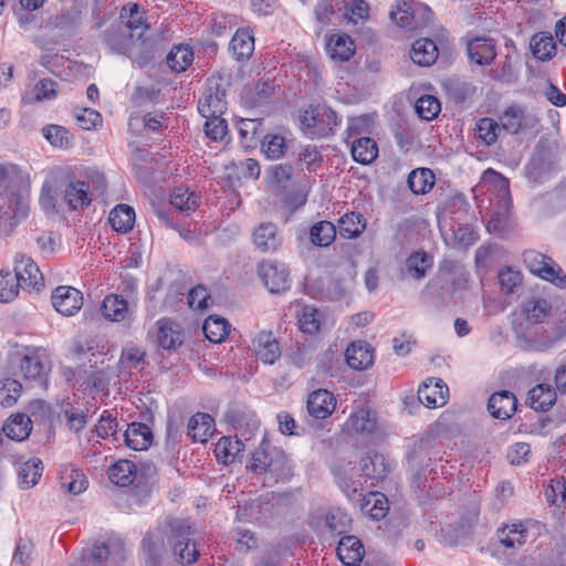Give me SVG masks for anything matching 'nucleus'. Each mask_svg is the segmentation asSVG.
I'll list each match as a JSON object with an SVG mask.
<instances>
[{"label": "nucleus", "mask_w": 566, "mask_h": 566, "mask_svg": "<svg viewBox=\"0 0 566 566\" xmlns=\"http://www.w3.org/2000/svg\"><path fill=\"white\" fill-rule=\"evenodd\" d=\"M258 273L271 293H281L290 287V274L283 264L272 261L261 262Z\"/></svg>", "instance_id": "obj_15"}, {"label": "nucleus", "mask_w": 566, "mask_h": 566, "mask_svg": "<svg viewBox=\"0 0 566 566\" xmlns=\"http://www.w3.org/2000/svg\"><path fill=\"white\" fill-rule=\"evenodd\" d=\"M347 426L356 432L371 433L376 428V417L370 410L361 408L352 412Z\"/></svg>", "instance_id": "obj_53"}, {"label": "nucleus", "mask_w": 566, "mask_h": 566, "mask_svg": "<svg viewBox=\"0 0 566 566\" xmlns=\"http://www.w3.org/2000/svg\"><path fill=\"white\" fill-rule=\"evenodd\" d=\"M523 312L528 322L539 324L551 314L552 306L544 298H532L525 302Z\"/></svg>", "instance_id": "obj_55"}, {"label": "nucleus", "mask_w": 566, "mask_h": 566, "mask_svg": "<svg viewBox=\"0 0 566 566\" xmlns=\"http://www.w3.org/2000/svg\"><path fill=\"white\" fill-rule=\"evenodd\" d=\"M145 566H160L166 553L165 539L160 532L148 531L140 543Z\"/></svg>", "instance_id": "obj_18"}, {"label": "nucleus", "mask_w": 566, "mask_h": 566, "mask_svg": "<svg viewBox=\"0 0 566 566\" xmlns=\"http://www.w3.org/2000/svg\"><path fill=\"white\" fill-rule=\"evenodd\" d=\"M545 499L551 505L562 507L566 505V478L555 476L544 491Z\"/></svg>", "instance_id": "obj_57"}, {"label": "nucleus", "mask_w": 566, "mask_h": 566, "mask_svg": "<svg viewBox=\"0 0 566 566\" xmlns=\"http://www.w3.org/2000/svg\"><path fill=\"white\" fill-rule=\"evenodd\" d=\"M125 443L135 451L147 450L153 443V431L142 422H132L124 432Z\"/></svg>", "instance_id": "obj_27"}, {"label": "nucleus", "mask_w": 566, "mask_h": 566, "mask_svg": "<svg viewBox=\"0 0 566 566\" xmlns=\"http://www.w3.org/2000/svg\"><path fill=\"white\" fill-rule=\"evenodd\" d=\"M345 359L352 369H368L374 364V348L364 340L353 342L345 350Z\"/></svg>", "instance_id": "obj_22"}, {"label": "nucleus", "mask_w": 566, "mask_h": 566, "mask_svg": "<svg viewBox=\"0 0 566 566\" xmlns=\"http://www.w3.org/2000/svg\"><path fill=\"white\" fill-rule=\"evenodd\" d=\"M269 483L287 482L293 476V467L286 453L277 448L271 449V458L265 474Z\"/></svg>", "instance_id": "obj_19"}, {"label": "nucleus", "mask_w": 566, "mask_h": 566, "mask_svg": "<svg viewBox=\"0 0 566 566\" xmlns=\"http://www.w3.org/2000/svg\"><path fill=\"white\" fill-rule=\"evenodd\" d=\"M407 182L415 195H424L433 188L436 177L429 168H417L408 175Z\"/></svg>", "instance_id": "obj_42"}, {"label": "nucleus", "mask_w": 566, "mask_h": 566, "mask_svg": "<svg viewBox=\"0 0 566 566\" xmlns=\"http://www.w3.org/2000/svg\"><path fill=\"white\" fill-rule=\"evenodd\" d=\"M364 553V546L360 539L356 536H343L338 542L337 556L346 566H352L357 562H360Z\"/></svg>", "instance_id": "obj_32"}, {"label": "nucleus", "mask_w": 566, "mask_h": 566, "mask_svg": "<svg viewBox=\"0 0 566 566\" xmlns=\"http://www.w3.org/2000/svg\"><path fill=\"white\" fill-rule=\"evenodd\" d=\"M244 450L243 442L237 437H222L214 447V455L224 465L233 463Z\"/></svg>", "instance_id": "obj_36"}, {"label": "nucleus", "mask_w": 566, "mask_h": 566, "mask_svg": "<svg viewBox=\"0 0 566 566\" xmlns=\"http://www.w3.org/2000/svg\"><path fill=\"white\" fill-rule=\"evenodd\" d=\"M350 522L349 515L340 509L331 510L325 518L326 527L334 535L346 533L349 530Z\"/></svg>", "instance_id": "obj_59"}, {"label": "nucleus", "mask_w": 566, "mask_h": 566, "mask_svg": "<svg viewBox=\"0 0 566 566\" xmlns=\"http://www.w3.org/2000/svg\"><path fill=\"white\" fill-rule=\"evenodd\" d=\"M530 49L536 60L547 62L556 55L557 45L549 32L542 31L532 35Z\"/></svg>", "instance_id": "obj_29"}, {"label": "nucleus", "mask_w": 566, "mask_h": 566, "mask_svg": "<svg viewBox=\"0 0 566 566\" xmlns=\"http://www.w3.org/2000/svg\"><path fill=\"white\" fill-rule=\"evenodd\" d=\"M336 408V399L333 392L326 389L312 391L306 401L308 415L314 419H326Z\"/></svg>", "instance_id": "obj_21"}, {"label": "nucleus", "mask_w": 566, "mask_h": 566, "mask_svg": "<svg viewBox=\"0 0 566 566\" xmlns=\"http://www.w3.org/2000/svg\"><path fill=\"white\" fill-rule=\"evenodd\" d=\"M350 151L355 161L368 165L377 158L378 146L370 137H359L352 142Z\"/></svg>", "instance_id": "obj_38"}, {"label": "nucleus", "mask_w": 566, "mask_h": 566, "mask_svg": "<svg viewBox=\"0 0 566 566\" xmlns=\"http://www.w3.org/2000/svg\"><path fill=\"white\" fill-rule=\"evenodd\" d=\"M128 33L134 34L138 41L145 42L144 35L149 29L145 18V11L136 3H129L120 10L119 22Z\"/></svg>", "instance_id": "obj_16"}, {"label": "nucleus", "mask_w": 566, "mask_h": 566, "mask_svg": "<svg viewBox=\"0 0 566 566\" xmlns=\"http://www.w3.org/2000/svg\"><path fill=\"white\" fill-rule=\"evenodd\" d=\"M255 356L268 365H273L281 356L280 344L272 332L262 331L252 340Z\"/></svg>", "instance_id": "obj_20"}, {"label": "nucleus", "mask_w": 566, "mask_h": 566, "mask_svg": "<svg viewBox=\"0 0 566 566\" xmlns=\"http://www.w3.org/2000/svg\"><path fill=\"white\" fill-rule=\"evenodd\" d=\"M500 132L501 127L499 123L490 117H483L475 124V138L485 146L495 144Z\"/></svg>", "instance_id": "obj_50"}, {"label": "nucleus", "mask_w": 566, "mask_h": 566, "mask_svg": "<svg viewBox=\"0 0 566 566\" xmlns=\"http://www.w3.org/2000/svg\"><path fill=\"white\" fill-rule=\"evenodd\" d=\"M344 7V18L349 22L357 24L369 18V6L365 0H353L342 4Z\"/></svg>", "instance_id": "obj_64"}, {"label": "nucleus", "mask_w": 566, "mask_h": 566, "mask_svg": "<svg viewBox=\"0 0 566 566\" xmlns=\"http://www.w3.org/2000/svg\"><path fill=\"white\" fill-rule=\"evenodd\" d=\"M0 199L7 205L6 214L19 222L30 210L29 186L14 165H0Z\"/></svg>", "instance_id": "obj_2"}, {"label": "nucleus", "mask_w": 566, "mask_h": 566, "mask_svg": "<svg viewBox=\"0 0 566 566\" xmlns=\"http://www.w3.org/2000/svg\"><path fill=\"white\" fill-rule=\"evenodd\" d=\"M60 480L61 486L74 495L85 491L88 485L85 474L76 469H72L69 473L63 474Z\"/></svg>", "instance_id": "obj_63"}, {"label": "nucleus", "mask_w": 566, "mask_h": 566, "mask_svg": "<svg viewBox=\"0 0 566 566\" xmlns=\"http://www.w3.org/2000/svg\"><path fill=\"white\" fill-rule=\"evenodd\" d=\"M229 52L239 62L249 60L254 52L252 29L239 28L229 43Z\"/></svg>", "instance_id": "obj_25"}, {"label": "nucleus", "mask_w": 566, "mask_h": 566, "mask_svg": "<svg viewBox=\"0 0 566 566\" xmlns=\"http://www.w3.org/2000/svg\"><path fill=\"white\" fill-rule=\"evenodd\" d=\"M103 317L113 323L130 325L135 319V310L120 294L111 293L106 295L101 305Z\"/></svg>", "instance_id": "obj_13"}, {"label": "nucleus", "mask_w": 566, "mask_h": 566, "mask_svg": "<svg viewBox=\"0 0 566 566\" xmlns=\"http://www.w3.org/2000/svg\"><path fill=\"white\" fill-rule=\"evenodd\" d=\"M556 390L548 384H538L528 391L530 407L536 411H547L556 401Z\"/></svg>", "instance_id": "obj_37"}, {"label": "nucleus", "mask_w": 566, "mask_h": 566, "mask_svg": "<svg viewBox=\"0 0 566 566\" xmlns=\"http://www.w3.org/2000/svg\"><path fill=\"white\" fill-rule=\"evenodd\" d=\"M361 511L370 518L379 521L388 512V500L380 492H370L363 499Z\"/></svg>", "instance_id": "obj_43"}, {"label": "nucleus", "mask_w": 566, "mask_h": 566, "mask_svg": "<svg viewBox=\"0 0 566 566\" xmlns=\"http://www.w3.org/2000/svg\"><path fill=\"white\" fill-rule=\"evenodd\" d=\"M253 242L262 252H274L281 245L277 227L272 222L261 223L253 232Z\"/></svg>", "instance_id": "obj_30"}, {"label": "nucleus", "mask_w": 566, "mask_h": 566, "mask_svg": "<svg viewBox=\"0 0 566 566\" xmlns=\"http://www.w3.org/2000/svg\"><path fill=\"white\" fill-rule=\"evenodd\" d=\"M227 90L221 76H211L206 81L202 96L198 101L201 116L223 115L227 111Z\"/></svg>", "instance_id": "obj_9"}, {"label": "nucleus", "mask_w": 566, "mask_h": 566, "mask_svg": "<svg viewBox=\"0 0 566 566\" xmlns=\"http://www.w3.org/2000/svg\"><path fill=\"white\" fill-rule=\"evenodd\" d=\"M287 148L286 138L280 134H266L261 140V151L270 160L281 159Z\"/></svg>", "instance_id": "obj_46"}, {"label": "nucleus", "mask_w": 566, "mask_h": 566, "mask_svg": "<svg viewBox=\"0 0 566 566\" xmlns=\"http://www.w3.org/2000/svg\"><path fill=\"white\" fill-rule=\"evenodd\" d=\"M51 302L57 313L64 316H73L83 306V294L73 286L61 285L53 290Z\"/></svg>", "instance_id": "obj_14"}, {"label": "nucleus", "mask_w": 566, "mask_h": 566, "mask_svg": "<svg viewBox=\"0 0 566 566\" xmlns=\"http://www.w3.org/2000/svg\"><path fill=\"white\" fill-rule=\"evenodd\" d=\"M216 430L214 419L206 412L195 413L188 421L187 434L193 442L205 443L213 436Z\"/></svg>", "instance_id": "obj_26"}, {"label": "nucleus", "mask_w": 566, "mask_h": 566, "mask_svg": "<svg viewBox=\"0 0 566 566\" xmlns=\"http://www.w3.org/2000/svg\"><path fill=\"white\" fill-rule=\"evenodd\" d=\"M497 537L506 548H518L526 543L528 530L522 522L505 524L497 530Z\"/></svg>", "instance_id": "obj_34"}, {"label": "nucleus", "mask_w": 566, "mask_h": 566, "mask_svg": "<svg viewBox=\"0 0 566 566\" xmlns=\"http://www.w3.org/2000/svg\"><path fill=\"white\" fill-rule=\"evenodd\" d=\"M523 261L532 274L558 289H566V273L551 256L536 250H527L523 253Z\"/></svg>", "instance_id": "obj_6"}, {"label": "nucleus", "mask_w": 566, "mask_h": 566, "mask_svg": "<svg viewBox=\"0 0 566 566\" xmlns=\"http://www.w3.org/2000/svg\"><path fill=\"white\" fill-rule=\"evenodd\" d=\"M135 210L125 203L117 205L109 213V223L116 232L127 233L135 223Z\"/></svg>", "instance_id": "obj_40"}, {"label": "nucleus", "mask_w": 566, "mask_h": 566, "mask_svg": "<svg viewBox=\"0 0 566 566\" xmlns=\"http://www.w3.org/2000/svg\"><path fill=\"white\" fill-rule=\"evenodd\" d=\"M331 471L342 492L350 500L361 495L363 490L360 478L366 480H381L388 472V464L381 453L374 452L360 460V474H357L353 461L338 459L331 467Z\"/></svg>", "instance_id": "obj_1"}, {"label": "nucleus", "mask_w": 566, "mask_h": 566, "mask_svg": "<svg viewBox=\"0 0 566 566\" xmlns=\"http://www.w3.org/2000/svg\"><path fill=\"white\" fill-rule=\"evenodd\" d=\"M145 357L146 353L143 348L134 344H127L122 349L119 361L125 369H138L145 363Z\"/></svg>", "instance_id": "obj_61"}, {"label": "nucleus", "mask_w": 566, "mask_h": 566, "mask_svg": "<svg viewBox=\"0 0 566 566\" xmlns=\"http://www.w3.org/2000/svg\"><path fill=\"white\" fill-rule=\"evenodd\" d=\"M105 188L104 175L97 170L86 169L81 178L67 176L63 199L70 210L85 209L93 201V189L103 191Z\"/></svg>", "instance_id": "obj_4"}, {"label": "nucleus", "mask_w": 566, "mask_h": 566, "mask_svg": "<svg viewBox=\"0 0 566 566\" xmlns=\"http://www.w3.org/2000/svg\"><path fill=\"white\" fill-rule=\"evenodd\" d=\"M460 43L465 49L470 64L479 66L491 65L497 55V42L491 36L469 32L461 38Z\"/></svg>", "instance_id": "obj_8"}, {"label": "nucleus", "mask_w": 566, "mask_h": 566, "mask_svg": "<svg viewBox=\"0 0 566 566\" xmlns=\"http://www.w3.org/2000/svg\"><path fill=\"white\" fill-rule=\"evenodd\" d=\"M449 388L440 378H428L418 389L419 401L428 408L442 407L447 403Z\"/></svg>", "instance_id": "obj_17"}, {"label": "nucleus", "mask_w": 566, "mask_h": 566, "mask_svg": "<svg viewBox=\"0 0 566 566\" xmlns=\"http://www.w3.org/2000/svg\"><path fill=\"white\" fill-rule=\"evenodd\" d=\"M439 56L436 42L429 38L416 40L410 50V59L419 66L432 65Z\"/></svg>", "instance_id": "obj_28"}, {"label": "nucleus", "mask_w": 566, "mask_h": 566, "mask_svg": "<svg viewBox=\"0 0 566 566\" xmlns=\"http://www.w3.org/2000/svg\"><path fill=\"white\" fill-rule=\"evenodd\" d=\"M431 264V259L427 252H415L410 254L406 261L408 273L417 280L426 275L427 269H429Z\"/></svg>", "instance_id": "obj_60"}, {"label": "nucleus", "mask_w": 566, "mask_h": 566, "mask_svg": "<svg viewBox=\"0 0 566 566\" xmlns=\"http://www.w3.org/2000/svg\"><path fill=\"white\" fill-rule=\"evenodd\" d=\"M14 276L24 291L40 292L44 286V277L39 265L25 254L18 253L15 255Z\"/></svg>", "instance_id": "obj_12"}, {"label": "nucleus", "mask_w": 566, "mask_h": 566, "mask_svg": "<svg viewBox=\"0 0 566 566\" xmlns=\"http://www.w3.org/2000/svg\"><path fill=\"white\" fill-rule=\"evenodd\" d=\"M300 123L308 138L321 139L333 136L340 126L342 118L329 106L316 104L301 112Z\"/></svg>", "instance_id": "obj_5"}, {"label": "nucleus", "mask_w": 566, "mask_h": 566, "mask_svg": "<svg viewBox=\"0 0 566 566\" xmlns=\"http://www.w3.org/2000/svg\"><path fill=\"white\" fill-rule=\"evenodd\" d=\"M20 369L25 379H40L46 373L43 356L38 352L25 354L20 361Z\"/></svg>", "instance_id": "obj_47"}, {"label": "nucleus", "mask_w": 566, "mask_h": 566, "mask_svg": "<svg viewBox=\"0 0 566 566\" xmlns=\"http://www.w3.org/2000/svg\"><path fill=\"white\" fill-rule=\"evenodd\" d=\"M272 448L273 447H270V444L263 441L259 449L252 452L250 463L247 468L254 474H266Z\"/></svg>", "instance_id": "obj_62"}, {"label": "nucleus", "mask_w": 566, "mask_h": 566, "mask_svg": "<svg viewBox=\"0 0 566 566\" xmlns=\"http://www.w3.org/2000/svg\"><path fill=\"white\" fill-rule=\"evenodd\" d=\"M336 226L326 220L314 223L310 229V239L314 245L328 247L336 238Z\"/></svg>", "instance_id": "obj_48"}, {"label": "nucleus", "mask_w": 566, "mask_h": 566, "mask_svg": "<svg viewBox=\"0 0 566 566\" xmlns=\"http://www.w3.org/2000/svg\"><path fill=\"white\" fill-rule=\"evenodd\" d=\"M31 430L32 421L30 417L24 413H17L6 420L1 432L10 440L23 441L30 436Z\"/></svg>", "instance_id": "obj_33"}, {"label": "nucleus", "mask_w": 566, "mask_h": 566, "mask_svg": "<svg viewBox=\"0 0 566 566\" xmlns=\"http://www.w3.org/2000/svg\"><path fill=\"white\" fill-rule=\"evenodd\" d=\"M43 467L40 459H31L24 462L19 470V483L22 489H31L34 486L41 475Z\"/></svg>", "instance_id": "obj_52"}, {"label": "nucleus", "mask_w": 566, "mask_h": 566, "mask_svg": "<svg viewBox=\"0 0 566 566\" xmlns=\"http://www.w3.org/2000/svg\"><path fill=\"white\" fill-rule=\"evenodd\" d=\"M433 15L432 10L423 3L415 0L398 3L396 10L390 11L391 19L401 28H415L422 22H428Z\"/></svg>", "instance_id": "obj_11"}, {"label": "nucleus", "mask_w": 566, "mask_h": 566, "mask_svg": "<svg viewBox=\"0 0 566 566\" xmlns=\"http://www.w3.org/2000/svg\"><path fill=\"white\" fill-rule=\"evenodd\" d=\"M126 552L120 539L95 543L82 555L80 566H124Z\"/></svg>", "instance_id": "obj_7"}, {"label": "nucleus", "mask_w": 566, "mask_h": 566, "mask_svg": "<svg viewBox=\"0 0 566 566\" xmlns=\"http://www.w3.org/2000/svg\"><path fill=\"white\" fill-rule=\"evenodd\" d=\"M488 409L493 418L506 420L516 411L517 399L509 390L496 391L489 398Z\"/></svg>", "instance_id": "obj_24"}, {"label": "nucleus", "mask_w": 566, "mask_h": 566, "mask_svg": "<svg viewBox=\"0 0 566 566\" xmlns=\"http://www.w3.org/2000/svg\"><path fill=\"white\" fill-rule=\"evenodd\" d=\"M524 120V112L517 106L507 107L500 116L501 130L504 129L510 134H516Z\"/></svg>", "instance_id": "obj_58"}, {"label": "nucleus", "mask_w": 566, "mask_h": 566, "mask_svg": "<svg viewBox=\"0 0 566 566\" xmlns=\"http://www.w3.org/2000/svg\"><path fill=\"white\" fill-rule=\"evenodd\" d=\"M42 135L55 148L69 149L73 147L75 142L74 135L61 125H45L42 128Z\"/></svg>", "instance_id": "obj_41"}, {"label": "nucleus", "mask_w": 566, "mask_h": 566, "mask_svg": "<svg viewBox=\"0 0 566 566\" xmlns=\"http://www.w3.org/2000/svg\"><path fill=\"white\" fill-rule=\"evenodd\" d=\"M193 62V52L188 45H174L169 51L166 63L174 72L186 71Z\"/></svg>", "instance_id": "obj_45"}, {"label": "nucleus", "mask_w": 566, "mask_h": 566, "mask_svg": "<svg viewBox=\"0 0 566 566\" xmlns=\"http://www.w3.org/2000/svg\"><path fill=\"white\" fill-rule=\"evenodd\" d=\"M554 326L551 334L545 339H537L533 343L536 350L551 348L557 340L566 336V310L555 314Z\"/></svg>", "instance_id": "obj_49"}, {"label": "nucleus", "mask_w": 566, "mask_h": 566, "mask_svg": "<svg viewBox=\"0 0 566 566\" xmlns=\"http://www.w3.org/2000/svg\"><path fill=\"white\" fill-rule=\"evenodd\" d=\"M166 536L176 560L181 565L197 562L199 551L193 538L196 530L188 518H170L166 524Z\"/></svg>", "instance_id": "obj_3"}, {"label": "nucleus", "mask_w": 566, "mask_h": 566, "mask_svg": "<svg viewBox=\"0 0 566 566\" xmlns=\"http://www.w3.org/2000/svg\"><path fill=\"white\" fill-rule=\"evenodd\" d=\"M415 109L421 119L430 122L441 112V104L436 96L424 94L416 101Z\"/></svg>", "instance_id": "obj_56"}, {"label": "nucleus", "mask_w": 566, "mask_h": 566, "mask_svg": "<svg viewBox=\"0 0 566 566\" xmlns=\"http://www.w3.org/2000/svg\"><path fill=\"white\" fill-rule=\"evenodd\" d=\"M157 325V342L161 348L175 349L182 344V333L177 323L169 319H159Z\"/></svg>", "instance_id": "obj_35"}, {"label": "nucleus", "mask_w": 566, "mask_h": 566, "mask_svg": "<svg viewBox=\"0 0 566 566\" xmlns=\"http://www.w3.org/2000/svg\"><path fill=\"white\" fill-rule=\"evenodd\" d=\"M205 336L211 343L222 342L229 334L230 325L222 318L217 316H209L202 326Z\"/></svg>", "instance_id": "obj_54"}, {"label": "nucleus", "mask_w": 566, "mask_h": 566, "mask_svg": "<svg viewBox=\"0 0 566 566\" xmlns=\"http://www.w3.org/2000/svg\"><path fill=\"white\" fill-rule=\"evenodd\" d=\"M327 52L333 60L348 61L355 53V43L347 34L333 35L326 45Z\"/></svg>", "instance_id": "obj_39"}, {"label": "nucleus", "mask_w": 566, "mask_h": 566, "mask_svg": "<svg viewBox=\"0 0 566 566\" xmlns=\"http://www.w3.org/2000/svg\"><path fill=\"white\" fill-rule=\"evenodd\" d=\"M433 15L432 10L423 3L415 0L398 3L396 10L390 11L391 19L401 28H415L422 22H428Z\"/></svg>", "instance_id": "obj_10"}, {"label": "nucleus", "mask_w": 566, "mask_h": 566, "mask_svg": "<svg viewBox=\"0 0 566 566\" xmlns=\"http://www.w3.org/2000/svg\"><path fill=\"white\" fill-rule=\"evenodd\" d=\"M136 475V467L129 460H120L113 464L109 469L111 481L119 486H128L134 482Z\"/></svg>", "instance_id": "obj_51"}, {"label": "nucleus", "mask_w": 566, "mask_h": 566, "mask_svg": "<svg viewBox=\"0 0 566 566\" xmlns=\"http://www.w3.org/2000/svg\"><path fill=\"white\" fill-rule=\"evenodd\" d=\"M137 40L122 24L113 23L104 32L105 44L119 54L130 53Z\"/></svg>", "instance_id": "obj_23"}, {"label": "nucleus", "mask_w": 566, "mask_h": 566, "mask_svg": "<svg viewBox=\"0 0 566 566\" xmlns=\"http://www.w3.org/2000/svg\"><path fill=\"white\" fill-rule=\"evenodd\" d=\"M367 220L363 213L348 211L344 213L337 223V231L344 239H356L366 229Z\"/></svg>", "instance_id": "obj_31"}, {"label": "nucleus", "mask_w": 566, "mask_h": 566, "mask_svg": "<svg viewBox=\"0 0 566 566\" xmlns=\"http://www.w3.org/2000/svg\"><path fill=\"white\" fill-rule=\"evenodd\" d=\"M200 196L188 188L176 187L170 195V205L180 212L189 213L196 211L199 206Z\"/></svg>", "instance_id": "obj_44"}]
</instances>
